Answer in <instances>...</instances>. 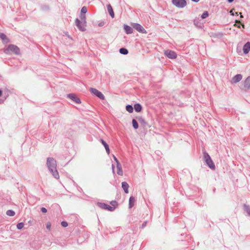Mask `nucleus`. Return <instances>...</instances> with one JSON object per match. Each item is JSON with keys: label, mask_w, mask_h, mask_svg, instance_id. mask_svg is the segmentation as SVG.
Instances as JSON below:
<instances>
[{"label": "nucleus", "mask_w": 250, "mask_h": 250, "mask_svg": "<svg viewBox=\"0 0 250 250\" xmlns=\"http://www.w3.org/2000/svg\"><path fill=\"white\" fill-rule=\"evenodd\" d=\"M47 167L52 176L57 179L59 178V174L57 169L56 161L52 157H48L46 161Z\"/></svg>", "instance_id": "obj_1"}, {"label": "nucleus", "mask_w": 250, "mask_h": 250, "mask_svg": "<svg viewBox=\"0 0 250 250\" xmlns=\"http://www.w3.org/2000/svg\"><path fill=\"white\" fill-rule=\"evenodd\" d=\"M80 18L81 21L78 19H76L75 20V24L78 28L82 31H84L85 30V26L86 23V17L85 15L81 14Z\"/></svg>", "instance_id": "obj_2"}, {"label": "nucleus", "mask_w": 250, "mask_h": 250, "mask_svg": "<svg viewBox=\"0 0 250 250\" xmlns=\"http://www.w3.org/2000/svg\"><path fill=\"white\" fill-rule=\"evenodd\" d=\"M3 52L6 54H10L11 53L15 55L20 54V49L14 44H9L7 47L4 49Z\"/></svg>", "instance_id": "obj_3"}, {"label": "nucleus", "mask_w": 250, "mask_h": 250, "mask_svg": "<svg viewBox=\"0 0 250 250\" xmlns=\"http://www.w3.org/2000/svg\"><path fill=\"white\" fill-rule=\"evenodd\" d=\"M204 160L207 166L211 169H215V166L209 154L206 151L203 152Z\"/></svg>", "instance_id": "obj_4"}, {"label": "nucleus", "mask_w": 250, "mask_h": 250, "mask_svg": "<svg viewBox=\"0 0 250 250\" xmlns=\"http://www.w3.org/2000/svg\"><path fill=\"white\" fill-rule=\"evenodd\" d=\"M172 4L179 8H183L187 5L185 0H172Z\"/></svg>", "instance_id": "obj_5"}, {"label": "nucleus", "mask_w": 250, "mask_h": 250, "mask_svg": "<svg viewBox=\"0 0 250 250\" xmlns=\"http://www.w3.org/2000/svg\"><path fill=\"white\" fill-rule=\"evenodd\" d=\"M89 91L90 92L93 94L94 95L97 96L99 99L101 100H104L105 99L104 96L102 94L101 92L99 91L96 88L90 87L89 88Z\"/></svg>", "instance_id": "obj_6"}, {"label": "nucleus", "mask_w": 250, "mask_h": 250, "mask_svg": "<svg viewBox=\"0 0 250 250\" xmlns=\"http://www.w3.org/2000/svg\"><path fill=\"white\" fill-rule=\"evenodd\" d=\"M97 206L101 208L108 210L110 211H112L115 209V207H111L107 204L103 203L98 202Z\"/></svg>", "instance_id": "obj_7"}, {"label": "nucleus", "mask_w": 250, "mask_h": 250, "mask_svg": "<svg viewBox=\"0 0 250 250\" xmlns=\"http://www.w3.org/2000/svg\"><path fill=\"white\" fill-rule=\"evenodd\" d=\"M165 55L168 58L171 59H174L177 57L176 53L170 50H166L164 52Z\"/></svg>", "instance_id": "obj_8"}, {"label": "nucleus", "mask_w": 250, "mask_h": 250, "mask_svg": "<svg viewBox=\"0 0 250 250\" xmlns=\"http://www.w3.org/2000/svg\"><path fill=\"white\" fill-rule=\"evenodd\" d=\"M133 27L137 31L141 33H146V30L145 28L140 24L137 23H133L132 24Z\"/></svg>", "instance_id": "obj_9"}, {"label": "nucleus", "mask_w": 250, "mask_h": 250, "mask_svg": "<svg viewBox=\"0 0 250 250\" xmlns=\"http://www.w3.org/2000/svg\"><path fill=\"white\" fill-rule=\"evenodd\" d=\"M67 97L70 98L76 104H80L81 103V100L76 95L73 93L67 94Z\"/></svg>", "instance_id": "obj_10"}, {"label": "nucleus", "mask_w": 250, "mask_h": 250, "mask_svg": "<svg viewBox=\"0 0 250 250\" xmlns=\"http://www.w3.org/2000/svg\"><path fill=\"white\" fill-rule=\"evenodd\" d=\"M242 79V76L241 74H237L234 76L231 79V83H236L240 82Z\"/></svg>", "instance_id": "obj_11"}, {"label": "nucleus", "mask_w": 250, "mask_h": 250, "mask_svg": "<svg viewBox=\"0 0 250 250\" xmlns=\"http://www.w3.org/2000/svg\"><path fill=\"white\" fill-rule=\"evenodd\" d=\"M250 50V42H248L246 43L243 48V52L244 54H248Z\"/></svg>", "instance_id": "obj_12"}, {"label": "nucleus", "mask_w": 250, "mask_h": 250, "mask_svg": "<svg viewBox=\"0 0 250 250\" xmlns=\"http://www.w3.org/2000/svg\"><path fill=\"white\" fill-rule=\"evenodd\" d=\"M0 38L2 40L4 43H7L10 42L9 39L3 33H0Z\"/></svg>", "instance_id": "obj_13"}, {"label": "nucleus", "mask_w": 250, "mask_h": 250, "mask_svg": "<svg viewBox=\"0 0 250 250\" xmlns=\"http://www.w3.org/2000/svg\"><path fill=\"white\" fill-rule=\"evenodd\" d=\"M122 187L125 193H128L129 185L126 182H123L122 183Z\"/></svg>", "instance_id": "obj_14"}, {"label": "nucleus", "mask_w": 250, "mask_h": 250, "mask_svg": "<svg viewBox=\"0 0 250 250\" xmlns=\"http://www.w3.org/2000/svg\"><path fill=\"white\" fill-rule=\"evenodd\" d=\"M124 29L127 34H131L133 31V28L127 25H124Z\"/></svg>", "instance_id": "obj_15"}, {"label": "nucleus", "mask_w": 250, "mask_h": 250, "mask_svg": "<svg viewBox=\"0 0 250 250\" xmlns=\"http://www.w3.org/2000/svg\"><path fill=\"white\" fill-rule=\"evenodd\" d=\"M107 9L111 17L113 18L114 17V13L111 5L110 4H108L107 5Z\"/></svg>", "instance_id": "obj_16"}, {"label": "nucleus", "mask_w": 250, "mask_h": 250, "mask_svg": "<svg viewBox=\"0 0 250 250\" xmlns=\"http://www.w3.org/2000/svg\"><path fill=\"white\" fill-rule=\"evenodd\" d=\"M244 85L247 89H249L250 87V76L248 77L245 80Z\"/></svg>", "instance_id": "obj_17"}, {"label": "nucleus", "mask_w": 250, "mask_h": 250, "mask_svg": "<svg viewBox=\"0 0 250 250\" xmlns=\"http://www.w3.org/2000/svg\"><path fill=\"white\" fill-rule=\"evenodd\" d=\"M117 174L119 175L122 176L123 174V172L122 169V166L120 163H118L117 165Z\"/></svg>", "instance_id": "obj_18"}, {"label": "nucleus", "mask_w": 250, "mask_h": 250, "mask_svg": "<svg viewBox=\"0 0 250 250\" xmlns=\"http://www.w3.org/2000/svg\"><path fill=\"white\" fill-rule=\"evenodd\" d=\"M134 108L136 112H141L142 109V106L140 104H136L134 105Z\"/></svg>", "instance_id": "obj_19"}, {"label": "nucleus", "mask_w": 250, "mask_h": 250, "mask_svg": "<svg viewBox=\"0 0 250 250\" xmlns=\"http://www.w3.org/2000/svg\"><path fill=\"white\" fill-rule=\"evenodd\" d=\"M135 201V198L134 197H133V196L130 197L129 200V208H131L132 207H133V206L134 205Z\"/></svg>", "instance_id": "obj_20"}, {"label": "nucleus", "mask_w": 250, "mask_h": 250, "mask_svg": "<svg viewBox=\"0 0 250 250\" xmlns=\"http://www.w3.org/2000/svg\"><path fill=\"white\" fill-rule=\"evenodd\" d=\"M244 210L248 213L249 216H250V207L249 205L245 204L244 205Z\"/></svg>", "instance_id": "obj_21"}, {"label": "nucleus", "mask_w": 250, "mask_h": 250, "mask_svg": "<svg viewBox=\"0 0 250 250\" xmlns=\"http://www.w3.org/2000/svg\"><path fill=\"white\" fill-rule=\"evenodd\" d=\"M119 52L121 54L123 55H126L128 53V50L125 48H120L119 50Z\"/></svg>", "instance_id": "obj_22"}, {"label": "nucleus", "mask_w": 250, "mask_h": 250, "mask_svg": "<svg viewBox=\"0 0 250 250\" xmlns=\"http://www.w3.org/2000/svg\"><path fill=\"white\" fill-rule=\"evenodd\" d=\"M6 214L7 215L9 216H13L15 214V212L13 210L9 209L7 210Z\"/></svg>", "instance_id": "obj_23"}, {"label": "nucleus", "mask_w": 250, "mask_h": 250, "mask_svg": "<svg viewBox=\"0 0 250 250\" xmlns=\"http://www.w3.org/2000/svg\"><path fill=\"white\" fill-rule=\"evenodd\" d=\"M126 110L129 113H132L133 111V107L131 105L128 104L126 106Z\"/></svg>", "instance_id": "obj_24"}, {"label": "nucleus", "mask_w": 250, "mask_h": 250, "mask_svg": "<svg viewBox=\"0 0 250 250\" xmlns=\"http://www.w3.org/2000/svg\"><path fill=\"white\" fill-rule=\"evenodd\" d=\"M132 123L133 127L135 129H137L138 128V124L137 121L135 119H133Z\"/></svg>", "instance_id": "obj_25"}, {"label": "nucleus", "mask_w": 250, "mask_h": 250, "mask_svg": "<svg viewBox=\"0 0 250 250\" xmlns=\"http://www.w3.org/2000/svg\"><path fill=\"white\" fill-rule=\"evenodd\" d=\"M138 121L140 123L143 124L144 125H147V123L145 121V119L142 117H139L138 118Z\"/></svg>", "instance_id": "obj_26"}, {"label": "nucleus", "mask_w": 250, "mask_h": 250, "mask_svg": "<svg viewBox=\"0 0 250 250\" xmlns=\"http://www.w3.org/2000/svg\"><path fill=\"white\" fill-rule=\"evenodd\" d=\"M208 16V13L207 11H205L203 13V14L201 15V18L203 19H206Z\"/></svg>", "instance_id": "obj_27"}, {"label": "nucleus", "mask_w": 250, "mask_h": 250, "mask_svg": "<svg viewBox=\"0 0 250 250\" xmlns=\"http://www.w3.org/2000/svg\"><path fill=\"white\" fill-rule=\"evenodd\" d=\"M23 226H24L23 223L21 222V223H18L17 225V228L18 229H22L23 228Z\"/></svg>", "instance_id": "obj_28"}, {"label": "nucleus", "mask_w": 250, "mask_h": 250, "mask_svg": "<svg viewBox=\"0 0 250 250\" xmlns=\"http://www.w3.org/2000/svg\"><path fill=\"white\" fill-rule=\"evenodd\" d=\"M87 11V8L85 6H83L81 9V14H85Z\"/></svg>", "instance_id": "obj_29"}, {"label": "nucleus", "mask_w": 250, "mask_h": 250, "mask_svg": "<svg viewBox=\"0 0 250 250\" xmlns=\"http://www.w3.org/2000/svg\"><path fill=\"white\" fill-rule=\"evenodd\" d=\"M100 142L102 144V145L104 146V147H106V146H108V144L102 139H100Z\"/></svg>", "instance_id": "obj_30"}, {"label": "nucleus", "mask_w": 250, "mask_h": 250, "mask_svg": "<svg viewBox=\"0 0 250 250\" xmlns=\"http://www.w3.org/2000/svg\"><path fill=\"white\" fill-rule=\"evenodd\" d=\"M61 225L63 227H66L68 226V223L66 221H62L61 222Z\"/></svg>", "instance_id": "obj_31"}, {"label": "nucleus", "mask_w": 250, "mask_h": 250, "mask_svg": "<svg viewBox=\"0 0 250 250\" xmlns=\"http://www.w3.org/2000/svg\"><path fill=\"white\" fill-rule=\"evenodd\" d=\"M51 223L50 222H47L46 224V228L49 230L51 228Z\"/></svg>", "instance_id": "obj_32"}, {"label": "nucleus", "mask_w": 250, "mask_h": 250, "mask_svg": "<svg viewBox=\"0 0 250 250\" xmlns=\"http://www.w3.org/2000/svg\"><path fill=\"white\" fill-rule=\"evenodd\" d=\"M236 22H237L238 23V24H237L236 23H235L234 24V26H237L238 28H240L241 27V26L240 25V21H236Z\"/></svg>", "instance_id": "obj_33"}, {"label": "nucleus", "mask_w": 250, "mask_h": 250, "mask_svg": "<svg viewBox=\"0 0 250 250\" xmlns=\"http://www.w3.org/2000/svg\"><path fill=\"white\" fill-rule=\"evenodd\" d=\"M41 210L43 213H46L47 212V209L44 207H42L41 208Z\"/></svg>", "instance_id": "obj_34"}, {"label": "nucleus", "mask_w": 250, "mask_h": 250, "mask_svg": "<svg viewBox=\"0 0 250 250\" xmlns=\"http://www.w3.org/2000/svg\"><path fill=\"white\" fill-rule=\"evenodd\" d=\"M147 223V222L146 221L144 222V223L142 225L141 228L142 229L144 228L146 226Z\"/></svg>", "instance_id": "obj_35"}, {"label": "nucleus", "mask_w": 250, "mask_h": 250, "mask_svg": "<svg viewBox=\"0 0 250 250\" xmlns=\"http://www.w3.org/2000/svg\"><path fill=\"white\" fill-rule=\"evenodd\" d=\"M105 150H106V152L107 153V154H109V153H110V149H109V146H106V147H105Z\"/></svg>", "instance_id": "obj_36"}, {"label": "nucleus", "mask_w": 250, "mask_h": 250, "mask_svg": "<svg viewBox=\"0 0 250 250\" xmlns=\"http://www.w3.org/2000/svg\"><path fill=\"white\" fill-rule=\"evenodd\" d=\"M104 22H101L100 23H99V26H104Z\"/></svg>", "instance_id": "obj_37"}, {"label": "nucleus", "mask_w": 250, "mask_h": 250, "mask_svg": "<svg viewBox=\"0 0 250 250\" xmlns=\"http://www.w3.org/2000/svg\"><path fill=\"white\" fill-rule=\"evenodd\" d=\"M114 159L116 161L117 164H118V163H119L118 159H117V158L116 157L114 156Z\"/></svg>", "instance_id": "obj_38"}, {"label": "nucleus", "mask_w": 250, "mask_h": 250, "mask_svg": "<svg viewBox=\"0 0 250 250\" xmlns=\"http://www.w3.org/2000/svg\"><path fill=\"white\" fill-rule=\"evenodd\" d=\"M116 203V201H112L111 202V204L112 205V206H114V204Z\"/></svg>", "instance_id": "obj_39"}, {"label": "nucleus", "mask_w": 250, "mask_h": 250, "mask_svg": "<svg viewBox=\"0 0 250 250\" xmlns=\"http://www.w3.org/2000/svg\"><path fill=\"white\" fill-rule=\"evenodd\" d=\"M194 23L195 25H197L198 22L196 20H195L194 21Z\"/></svg>", "instance_id": "obj_40"}, {"label": "nucleus", "mask_w": 250, "mask_h": 250, "mask_svg": "<svg viewBox=\"0 0 250 250\" xmlns=\"http://www.w3.org/2000/svg\"><path fill=\"white\" fill-rule=\"evenodd\" d=\"M234 0H227L228 2L229 3H231Z\"/></svg>", "instance_id": "obj_41"}, {"label": "nucleus", "mask_w": 250, "mask_h": 250, "mask_svg": "<svg viewBox=\"0 0 250 250\" xmlns=\"http://www.w3.org/2000/svg\"><path fill=\"white\" fill-rule=\"evenodd\" d=\"M3 100L0 99V104L3 103Z\"/></svg>", "instance_id": "obj_42"}, {"label": "nucleus", "mask_w": 250, "mask_h": 250, "mask_svg": "<svg viewBox=\"0 0 250 250\" xmlns=\"http://www.w3.org/2000/svg\"><path fill=\"white\" fill-rule=\"evenodd\" d=\"M2 94V91L0 89V96H1Z\"/></svg>", "instance_id": "obj_43"}, {"label": "nucleus", "mask_w": 250, "mask_h": 250, "mask_svg": "<svg viewBox=\"0 0 250 250\" xmlns=\"http://www.w3.org/2000/svg\"><path fill=\"white\" fill-rule=\"evenodd\" d=\"M112 167L113 171H114V166H113V165H112Z\"/></svg>", "instance_id": "obj_44"}, {"label": "nucleus", "mask_w": 250, "mask_h": 250, "mask_svg": "<svg viewBox=\"0 0 250 250\" xmlns=\"http://www.w3.org/2000/svg\"><path fill=\"white\" fill-rule=\"evenodd\" d=\"M242 27H243V28H244V27H245V25H244V24H242Z\"/></svg>", "instance_id": "obj_45"}, {"label": "nucleus", "mask_w": 250, "mask_h": 250, "mask_svg": "<svg viewBox=\"0 0 250 250\" xmlns=\"http://www.w3.org/2000/svg\"><path fill=\"white\" fill-rule=\"evenodd\" d=\"M193 250V249H191V250Z\"/></svg>", "instance_id": "obj_46"}]
</instances>
